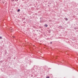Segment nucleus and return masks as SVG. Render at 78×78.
I'll return each mask as SVG.
<instances>
[{"mask_svg":"<svg viewBox=\"0 0 78 78\" xmlns=\"http://www.w3.org/2000/svg\"><path fill=\"white\" fill-rule=\"evenodd\" d=\"M10 31L11 32H12V31H13L12 28H10Z\"/></svg>","mask_w":78,"mask_h":78,"instance_id":"1","label":"nucleus"},{"mask_svg":"<svg viewBox=\"0 0 78 78\" xmlns=\"http://www.w3.org/2000/svg\"><path fill=\"white\" fill-rule=\"evenodd\" d=\"M44 26L45 27H48V25L47 24H45L44 25Z\"/></svg>","mask_w":78,"mask_h":78,"instance_id":"2","label":"nucleus"},{"mask_svg":"<svg viewBox=\"0 0 78 78\" xmlns=\"http://www.w3.org/2000/svg\"><path fill=\"white\" fill-rule=\"evenodd\" d=\"M65 19L66 20H68V19H67V18H65Z\"/></svg>","mask_w":78,"mask_h":78,"instance_id":"3","label":"nucleus"},{"mask_svg":"<svg viewBox=\"0 0 78 78\" xmlns=\"http://www.w3.org/2000/svg\"><path fill=\"white\" fill-rule=\"evenodd\" d=\"M19 11H20V9H19L17 10L18 12H19Z\"/></svg>","mask_w":78,"mask_h":78,"instance_id":"4","label":"nucleus"},{"mask_svg":"<svg viewBox=\"0 0 78 78\" xmlns=\"http://www.w3.org/2000/svg\"><path fill=\"white\" fill-rule=\"evenodd\" d=\"M2 37H0V39H2Z\"/></svg>","mask_w":78,"mask_h":78,"instance_id":"5","label":"nucleus"},{"mask_svg":"<svg viewBox=\"0 0 78 78\" xmlns=\"http://www.w3.org/2000/svg\"><path fill=\"white\" fill-rule=\"evenodd\" d=\"M46 78H50V77H49L48 76H47L46 77Z\"/></svg>","mask_w":78,"mask_h":78,"instance_id":"6","label":"nucleus"},{"mask_svg":"<svg viewBox=\"0 0 78 78\" xmlns=\"http://www.w3.org/2000/svg\"><path fill=\"white\" fill-rule=\"evenodd\" d=\"M12 2H14V0H12Z\"/></svg>","mask_w":78,"mask_h":78,"instance_id":"7","label":"nucleus"},{"mask_svg":"<svg viewBox=\"0 0 78 78\" xmlns=\"http://www.w3.org/2000/svg\"><path fill=\"white\" fill-rule=\"evenodd\" d=\"M50 44H52V42H51Z\"/></svg>","mask_w":78,"mask_h":78,"instance_id":"8","label":"nucleus"},{"mask_svg":"<svg viewBox=\"0 0 78 78\" xmlns=\"http://www.w3.org/2000/svg\"><path fill=\"white\" fill-rule=\"evenodd\" d=\"M13 37H14V38L15 37V36H13Z\"/></svg>","mask_w":78,"mask_h":78,"instance_id":"9","label":"nucleus"}]
</instances>
